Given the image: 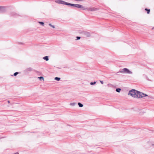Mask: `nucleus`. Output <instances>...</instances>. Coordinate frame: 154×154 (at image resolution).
I'll list each match as a JSON object with an SVG mask.
<instances>
[{"label": "nucleus", "instance_id": "1", "mask_svg": "<svg viewBox=\"0 0 154 154\" xmlns=\"http://www.w3.org/2000/svg\"><path fill=\"white\" fill-rule=\"evenodd\" d=\"M137 92H138V91L132 89L129 91L128 94V95H130L133 97L135 98Z\"/></svg>", "mask_w": 154, "mask_h": 154}, {"label": "nucleus", "instance_id": "2", "mask_svg": "<svg viewBox=\"0 0 154 154\" xmlns=\"http://www.w3.org/2000/svg\"><path fill=\"white\" fill-rule=\"evenodd\" d=\"M147 96L148 95L147 94L138 91L135 98H141Z\"/></svg>", "mask_w": 154, "mask_h": 154}, {"label": "nucleus", "instance_id": "3", "mask_svg": "<svg viewBox=\"0 0 154 154\" xmlns=\"http://www.w3.org/2000/svg\"><path fill=\"white\" fill-rule=\"evenodd\" d=\"M119 72L121 73H125L130 74L132 73V72L131 71L127 68H124L121 70H120Z\"/></svg>", "mask_w": 154, "mask_h": 154}, {"label": "nucleus", "instance_id": "4", "mask_svg": "<svg viewBox=\"0 0 154 154\" xmlns=\"http://www.w3.org/2000/svg\"><path fill=\"white\" fill-rule=\"evenodd\" d=\"M74 7L82 9L83 10H86V9H87L86 8H85L83 6L80 4H74Z\"/></svg>", "mask_w": 154, "mask_h": 154}, {"label": "nucleus", "instance_id": "5", "mask_svg": "<svg viewBox=\"0 0 154 154\" xmlns=\"http://www.w3.org/2000/svg\"><path fill=\"white\" fill-rule=\"evenodd\" d=\"M81 33L84 36L88 37H90L91 35L90 32L86 31H83Z\"/></svg>", "mask_w": 154, "mask_h": 154}, {"label": "nucleus", "instance_id": "6", "mask_svg": "<svg viewBox=\"0 0 154 154\" xmlns=\"http://www.w3.org/2000/svg\"><path fill=\"white\" fill-rule=\"evenodd\" d=\"M55 2L58 4L65 5L66 2L62 0H57L55 1Z\"/></svg>", "mask_w": 154, "mask_h": 154}, {"label": "nucleus", "instance_id": "7", "mask_svg": "<svg viewBox=\"0 0 154 154\" xmlns=\"http://www.w3.org/2000/svg\"><path fill=\"white\" fill-rule=\"evenodd\" d=\"M87 8L86 10L88 11H95L97 10V8L94 7H90L89 8Z\"/></svg>", "mask_w": 154, "mask_h": 154}, {"label": "nucleus", "instance_id": "8", "mask_svg": "<svg viewBox=\"0 0 154 154\" xmlns=\"http://www.w3.org/2000/svg\"><path fill=\"white\" fill-rule=\"evenodd\" d=\"M32 70V69L31 67H29L28 68H27L25 70H24V72L25 73H28L29 72H31Z\"/></svg>", "mask_w": 154, "mask_h": 154}, {"label": "nucleus", "instance_id": "9", "mask_svg": "<svg viewBox=\"0 0 154 154\" xmlns=\"http://www.w3.org/2000/svg\"><path fill=\"white\" fill-rule=\"evenodd\" d=\"M74 4H72L68 2H66L65 5H67L69 7H74Z\"/></svg>", "mask_w": 154, "mask_h": 154}, {"label": "nucleus", "instance_id": "10", "mask_svg": "<svg viewBox=\"0 0 154 154\" xmlns=\"http://www.w3.org/2000/svg\"><path fill=\"white\" fill-rule=\"evenodd\" d=\"M5 11V8L4 7L0 6V12H3Z\"/></svg>", "mask_w": 154, "mask_h": 154}, {"label": "nucleus", "instance_id": "11", "mask_svg": "<svg viewBox=\"0 0 154 154\" xmlns=\"http://www.w3.org/2000/svg\"><path fill=\"white\" fill-rule=\"evenodd\" d=\"M43 59L45 60L46 61H47L49 60L48 57V56H45L43 57Z\"/></svg>", "mask_w": 154, "mask_h": 154}, {"label": "nucleus", "instance_id": "12", "mask_svg": "<svg viewBox=\"0 0 154 154\" xmlns=\"http://www.w3.org/2000/svg\"><path fill=\"white\" fill-rule=\"evenodd\" d=\"M145 10L147 12V14H149L150 12V9H148L147 8H146L145 9Z\"/></svg>", "mask_w": 154, "mask_h": 154}, {"label": "nucleus", "instance_id": "13", "mask_svg": "<svg viewBox=\"0 0 154 154\" xmlns=\"http://www.w3.org/2000/svg\"><path fill=\"white\" fill-rule=\"evenodd\" d=\"M121 89L120 88H116V91L118 93H119L121 91Z\"/></svg>", "mask_w": 154, "mask_h": 154}, {"label": "nucleus", "instance_id": "14", "mask_svg": "<svg viewBox=\"0 0 154 154\" xmlns=\"http://www.w3.org/2000/svg\"><path fill=\"white\" fill-rule=\"evenodd\" d=\"M78 105H79V107H82L83 106V104L80 103L79 102L78 103Z\"/></svg>", "mask_w": 154, "mask_h": 154}, {"label": "nucleus", "instance_id": "15", "mask_svg": "<svg viewBox=\"0 0 154 154\" xmlns=\"http://www.w3.org/2000/svg\"><path fill=\"white\" fill-rule=\"evenodd\" d=\"M54 79L55 80H57V81H59L60 80V78L58 77H55L54 78Z\"/></svg>", "mask_w": 154, "mask_h": 154}, {"label": "nucleus", "instance_id": "16", "mask_svg": "<svg viewBox=\"0 0 154 154\" xmlns=\"http://www.w3.org/2000/svg\"><path fill=\"white\" fill-rule=\"evenodd\" d=\"M19 73V72H15L14 74L13 75H11V76H17V75H18V74Z\"/></svg>", "mask_w": 154, "mask_h": 154}, {"label": "nucleus", "instance_id": "17", "mask_svg": "<svg viewBox=\"0 0 154 154\" xmlns=\"http://www.w3.org/2000/svg\"><path fill=\"white\" fill-rule=\"evenodd\" d=\"M38 78L41 80H44V77L42 76H40V77H38Z\"/></svg>", "mask_w": 154, "mask_h": 154}, {"label": "nucleus", "instance_id": "18", "mask_svg": "<svg viewBox=\"0 0 154 154\" xmlns=\"http://www.w3.org/2000/svg\"><path fill=\"white\" fill-rule=\"evenodd\" d=\"M75 104H76V103H70V105H71V106H74L75 105Z\"/></svg>", "mask_w": 154, "mask_h": 154}, {"label": "nucleus", "instance_id": "19", "mask_svg": "<svg viewBox=\"0 0 154 154\" xmlns=\"http://www.w3.org/2000/svg\"><path fill=\"white\" fill-rule=\"evenodd\" d=\"M38 23L41 25L44 26V23L43 22H39Z\"/></svg>", "mask_w": 154, "mask_h": 154}, {"label": "nucleus", "instance_id": "20", "mask_svg": "<svg viewBox=\"0 0 154 154\" xmlns=\"http://www.w3.org/2000/svg\"><path fill=\"white\" fill-rule=\"evenodd\" d=\"M49 25L50 26H51V27H52V28H55V26H54V25H52L51 24V23H49Z\"/></svg>", "mask_w": 154, "mask_h": 154}, {"label": "nucleus", "instance_id": "21", "mask_svg": "<svg viewBox=\"0 0 154 154\" xmlns=\"http://www.w3.org/2000/svg\"><path fill=\"white\" fill-rule=\"evenodd\" d=\"M96 83V82H91L90 83V84L91 85H94V84H95Z\"/></svg>", "mask_w": 154, "mask_h": 154}, {"label": "nucleus", "instance_id": "22", "mask_svg": "<svg viewBox=\"0 0 154 154\" xmlns=\"http://www.w3.org/2000/svg\"><path fill=\"white\" fill-rule=\"evenodd\" d=\"M76 40H79L81 38V37L80 36H77L76 37Z\"/></svg>", "mask_w": 154, "mask_h": 154}, {"label": "nucleus", "instance_id": "23", "mask_svg": "<svg viewBox=\"0 0 154 154\" xmlns=\"http://www.w3.org/2000/svg\"><path fill=\"white\" fill-rule=\"evenodd\" d=\"M100 82L101 84H103V81L100 80Z\"/></svg>", "mask_w": 154, "mask_h": 154}, {"label": "nucleus", "instance_id": "24", "mask_svg": "<svg viewBox=\"0 0 154 154\" xmlns=\"http://www.w3.org/2000/svg\"><path fill=\"white\" fill-rule=\"evenodd\" d=\"M14 13H12V16H14Z\"/></svg>", "mask_w": 154, "mask_h": 154}, {"label": "nucleus", "instance_id": "25", "mask_svg": "<svg viewBox=\"0 0 154 154\" xmlns=\"http://www.w3.org/2000/svg\"><path fill=\"white\" fill-rule=\"evenodd\" d=\"M14 154H19V153H18V152H16V153H14Z\"/></svg>", "mask_w": 154, "mask_h": 154}, {"label": "nucleus", "instance_id": "26", "mask_svg": "<svg viewBox=\"0 0 154 154\" xmlns=\"http://www.w3.org/2000/svg\"><path fill=\"white\" fill-rule=\"evenodd\" d=\"M7 102L8 103H10V101L9 100H8Z\"/></svg>", "mask_w": 154, "mask_h": 154}]
</instances>
